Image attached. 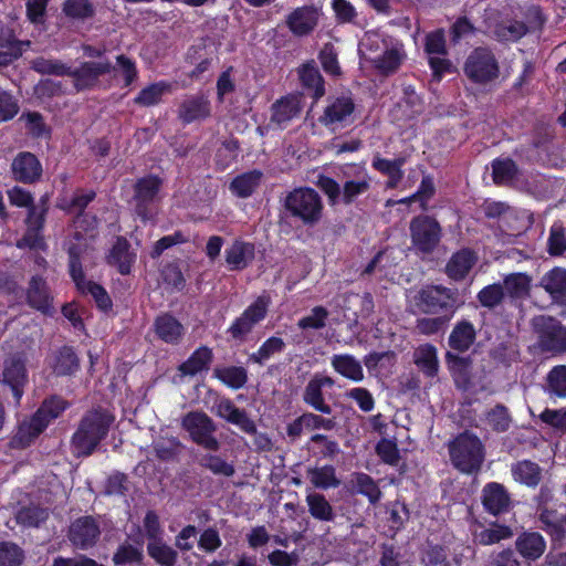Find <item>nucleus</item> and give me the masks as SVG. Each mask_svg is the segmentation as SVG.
<instances>
[{
  "mask_svg": "<svg viewBox=\"0 0 566 566\" xmlns=\"http://www.w3.org/2000/svg\"><path fill=\"white\" fill-rule=\"evenodd\" d=\"M114 421V415L105 408L97 407L87 410L71 437L72 454L75 458L92 455L107 437Z\"/></svg>",
  "mask_w": 566,
  "mask_h": 566,
  "instance_id": "nucleus-1",
  "label": "nucleus"
},
{
  "mask_svg": "<svg viewBox=\"0 0 566 566\" xmlns=\"http://www.w3.org/2000/svg\"><path fill=\"white\" fill-rule=\"evenodd\" d=\"M412 304L423 315H447L452 319L461 306L457 289L441 284H427L416 292Z\"/></svg>",
  "mask_w": 566,
  "mask_h": 566,
  "instance_id": "nucleus-2",
  "label": "nucleus"
},
{
  "mask_svg": "<svg viewBox=\"0 0 566 566\" xmlns=\"http://www.w3.org/2000/svg\"><path fill=\"white\" fill-rule=\"evenodd\" d=\"M284 208L291 217L301 220L304 226L313 227L321 221L324 206L316 190L311 187H300L286 195Z\"/></svg>",
  "mask_w": 566,
  "mask_h": 566,
  "instance_id": "nucleus-3",
  "label": "nucleus"
},
{
  "mask_svg": "<svg viewBox=\"0 0 566 566\" xmlns=\"http://www.w3.org/2000/svg\"><path fill=\"white\" fill-rule=\"evenodd\" d=\"M163 186L164 179L155 174L137 178L133 185L134 211L143 221L151 220L156 214Z\"/></svg>",
  "mask_w": 566,
  "mask_h": 566,
  "instance_id": "nucleus-4",
  "label": "nucleus"
},
{
  "mask_svg": "<svg viewBox=\"0 0 566 566\" xmlns=\"http://www.w3.org/2000/svg\"><path fill=\"white\" fill-rule=\"evenodd\" d=\"M537 346L543 353L566 354V326L555 316L539 315L532 321Z\"/></svg>",
  "mask_w": 566,
  "mask_h": 566,
  "instance_id": "nucleus-5",
  "label": "nucleus"
},
{
  "mask_svg": "<svg viewBox=\"0 0 566 566\" xmlns=\"http://www.w3.org/2000/svg\"><path fill=\"white\" fill-rule=\"evenodd\" d=\"M463 72L473 84L485 85L500 76V65L489 48L478 46L468 55Z\"/></svg>",
  "mask_w": 566,
  "mask_h": 566,
  "instance_id": "nucleus-6",
  "label": "nucleus"
},
{
  "mask_svg": "<svg viewBox=\"0 0 566 566\" xmlns=\"http://www.w3.org/2000/svg\"><path fill=\"white\" fill-rule=\"evenodd\" d=\"M411 244L416 251L430 254L440 244L443 231L440 222L429 214L415 216L409 223Z\"/></svg>",
  "mask_w": 566,
  "mask_h": 566,
  "instance_id": "nucleus-7",
  "label": "nucleus"
},
{
  "mask_svg": "<svg viewBox=\"0 0 566 566\" xmlns=\"http://www.w3.org/2000/svg\"><path fill=\"white\" fill-rule=\"evenodd\" d=\"M181 427L196 444L209 451L219 449V442L213 436L217 427L206 412L199 410L187 412L182 417Z\"/></svg>",
  "mask_w": 566,
  "mask_h": 566,
  "instance_id": "nucleus-8",
  "label": "nucleus"
},
{
  "mask_svg": "<svg viewBox=\"0 0 566 566\" xmlns=\"http://www.w3.org/2000/svg\"><path fill=\"white\" fill-rule=\"evenodd\" d=\"M115 70L112 61L105 57L99 61H84L77 67L71 66L70 77L76 92L92 91L98 87L99 78Z\"/></svg>",
  "mask_w": 566,
  "mask_h": 566,
  "instance_id": "nucleus-9",
  "label": "nucleus"
},
{
  "mask_svg": "<svg viewBox=\"0 0 566 566\" xmlns=\"http://www.w3.org/2000/svg\"><path fill=\"white\" fill-rule=\"evenodd\" d=\"M268 307L269 300L264 296H259L232 322L227 329V334H229L232 340L244 342L253 328L266 317Z\"/></svg>",
  "mask_w": 566,
  "mask_h": 566,
  "instance_id": "nucleus-10",
  "label": "nucleus"
},
{
  "mask_svg": "<svg viewBox=\"0 0 566 566\" xmlns=\"http://www.w3.org/2000/svg\"><path fill=\"white\" fill-rule=\"evenodd\" d=\"M2 382L11 389L14 403L19 406L24 395V387L28 384L25 358L22 354H14L4 359Z\"/></svg>",
  "mask_w": 566,
  "mask_h": 566,
  "instance_id": "nucleus-11",
  "label": "nucleus"
},
{
  "mask_svg": "<svg viewBox=\"0 0 566 566\" xmlns=\"http://www.w3.org/2000/svg\"><path fill=\"white\" fill-rule=\"evenodd\" d=\"M12 179L23 185H34L42 179L43 166L40 159L31 151L18 153L11 161Z\"/></svg>",
  "mask_w": 566,
  "mask_h": 566,
  "instance_id": "nucleus-12",
  "label": "nucleus"
},
{
  "mask_svg": "<svg viewBox=\"0 0 566 566\" xmlns=\"http://www.w3.org/2000/svg\"><path fill=\"white\" fill-rule=\"evenodd\" d=\"M450 460H484L485 449L481 439L464 430L448 442Z\"/></svg>",
  "mask_w": 566,
  "mask_h": 566,
  "instance_id": "nucleus-13",
  "label": "nucleus"
},
{
  "mask_svg": "<svg viewBox=\"0 0 566 566\" xmlns=\"http://www.w3.org/2000/svg\"><path fill=\"white\" fill-rule=\"evenodd\" d=\"M27 304L45 316H53L55 308L53 306L54 297L46 280L42 275L31 276L25 292Z\"/></svg>",
  "mask_w": 566,
  "mask_h": 566,
  "instance_id": "nucleus-14",
  "label": "nucleus"
},
{
  "mask_svg": "<svg viewBox=\"0 0 566 566\" xmlns=\"http://www.w3.org/2000/svg\"><path fill=\"white\" fill-rule=\"evenodd\" d=\"M46 216L43 211L35 208V205L28 209L24 220L27 229L21 241L18 243L19 248L28 247L29 249L41 250L46 248L43 235Z\"/></svg>",
  "mask_w": 566,
  "mask_h": 566,
  "instance_id": "nucleus-15",
  "label": "nucleus"
},
{
  "mask_svg": "<svg viewBox=\"0 0 566 566\" xmlns=\"http://www.w3.org/2000/svg\"><path fill=\"white\" fill-rule=\"evenodd\" d=\"M99 535L96 521L92 516H83L71 524L67 537L76 548L87 549L97 543Z\"/></svg>",
  "mask_w": 566,
  "mask_h": 566,
  "instance_id": "nucleus-16",
  "label": "nucleus"
},
{
  "mask_svg": "<svg viewBox=\"0 0 566 566\" xmlns=\"http://www.w3.org/2000/svg\"><path fill=\"white\" fill-rule=\"evenodd\" d=\"M332 386L334 380L329 376L314 375L304 388L302 396L304 403L322 415H331L333 409L325 401L323 388Z\"/></svg>",
  "mask_w": 566,
  "mask_h": 566,
  "instance_id": "nucleus-17",
  "label": "nucleus"
},
{
  "mask_svg": "<svg viewBox=\"0 0 566 566\" xmlns=\"http://www.w3.org/2000/svg\"><path fill=\"white\" fill-rule=\"evenodd\" d=\"M356 105L350 95H342L332 101L319 117V123L325 127L335 124H352Z\"/></svg>",
  "mask_w": 566,
  "mask_h": 566,
  "instance_id": "nucleus-18",
  "label": "nucleus"
},
{
  "mask_svg": "<svg viewBox=\"0 0 566 566\" xmlns=\"http://www.w3.org/2000/svg\"><path fill=\"white\" fill-rule=\"evenodd\" d=\"M318 17V10L314 6H302L289 13L285 23L295 36H305L315 30Z\"/></svg>",
  "mask_w": 566,
  "mask_h": 566,
  "instance_id": "nucleus-19",
  "label": "nucleus"
},
{
  "mask_svg": "<svg viewBox=\"0 0 566 566\" xmlns=\"http://www.w3.org/2000/svg\"><path fill=\"white\" fill-rule=\"evenodd\" d=\"M153 331L159 340L172 346L179 345L186 333L180 321L168 312L161 313L155 317Z\"/></svg>",
  "mask_w": 566,
  "mask_h": 566,
  "instance_id": "nucleus-20",
  "label": "nucleus"
},
{
  "mask_svg": "<svg viewBox=\"0 0 566 566\" xmlns=\"http://www.w3.org/2000/svg\"><path fill=\"white\" fill-rule=\"evenodd\" d=\"M31 41L19 40L13 29L6 27L0 29V69L7 67L19 60L29 49Z\"/></svg>",
  "mask_w": 566,
  "mask_h": 566,
  "instance_id": "nucleus-21",
  "label": "nucleus"
},
{
  "mask_svg": "<svg viewBox=\"0 0 566 566\" xmlns=\"http://www.w3.org/2000/svg\"><path fill=\"white\" fill-rule=\"evenodd\" d=\"M211 103L203 94H196L186 97L178 107V118L182 124L201 122L210 117Z\"/></svg>",
  "mask_w": 566,
  "mask_h": 566,
  "instance_id": "nucleus-22",
  "label": "nucleus"
},
{
  "mask_svg": "<svg viewBox=\"0 0 566 566\" xmlns=\"http://www.w3.org/2000/svg\"><path fill=\"white\" fill-rule=\"evenodd\" d=\"M214 412L227 422L237 426L245 433L255 432V423L244 409L238 408L230 398H221L214 405Z\"/></svg>",
  "mask_w": 566,
  "mask_h": 566,
  "instance_id": "nucleus-23",
  "label": "nucleus"
},
{
  "mask_svg": "<svg viewBox=\"0 0 566 566\" xmlns=\"http://www.w3.org/2000/svg\"><path fill=\"white\" fill-rule=\"evenodd\" d=\"M49 366L56 377L73 376L78 371L81 360L73 346L63 345L53 352Z\"/></svg>",
  "mask_w": 566,
  "mask_h": 566,
  "instance_id": "nucleus-24",
  "label": "nucleus"
},
{
  "mask_svg": "<svg viewBox=\"0 0 566 566\" xmlns=\"http://www.w3.org/2000/svg\"><path fill=\"white\" fill-rule=\"evenodd\" d=\"M224 259L230 271H243L255 259V244L235 239L224 251Z\"/></svg>",
  "mask_w": 566,
  "mask_h": 566,
  "instance_id": "nucleus-25",
  "label": "nucleus"
},
{
  "mask_svg": "<svg viewBox=\"0 0 566 566\" xmlns=\"http://www.w3.org/2000/svg\"><path fill=\"white\" fill-rule=\"evenodd\" d=\"M136 261V253L130 251V243L125 237H117L106 255V263L116 268L122 275H128Z\"/></svg>",
  "mask_w": 566,
  "mask_h": 566,
  "instance_id": "nucleus-26",
  "label": "nucleus"
},
{
  "mask_svg": "<svg viewBox=\"0 0 566 566\" xmlns=\"http://www.w3.org/2000/svg\"><path fill=\"white\" fill-rule=\"evenodd\" d=\"M478 336L476 328L472 322L467 318L458 321L448 337L450 349L457 353H467L475 343Z\"/></svg>",
  "mask_w": 566,
  "mask_h": 566,
  "instance_id": "nucleus-27",
  "label": "nucleus"
},
{
  "mask_svg": "<svg viewBox=\"0 0 566 566\" xmlns=\"http://www.w3.org/2000/svg\"><path fill=\"white\" fill-rule=\"evenodd\" d=\"M70 406L71 403L66 399L54 394L45 397L32 415L35 421L46 430L50 423L60 418Z\"/></svg>",
  "mask_w": 566,
  "mask_h": 566,
  "instance_id": "nucleus-28",
  "label": "nucleus"
},
{
  "mask_svg": "<svg viewBox=\"0 0 566 566\" xmlns=\"http://www.w3.org/2000/svg\"><path fill=\"white\" fill-rule=\"evenodd\" d=\"M541 286L551 298L560 305L566 304V269L554 266L539 281Z\"/></svg>",
  "mask_w": 566,
  "mask_h": 566,
  "instance_id": "nucleus-29",
  "label": "nucleus"
},
{
  "mask_svg": "<svg viewBox=\"0 0 566 566\" xmlns=\"http://www.w3.org/2000/svg\"><path fill=\"white\" fill-rule=\"evenodd\" d=\"M349 166L357 167L358 172L356 174V176L361 175V178L348 179L343 184L339 203L344 206L354 205L360 196H363L370 189V177L366 171L365 164H350Z\"/></svg>",
  "mask_w": 566,
  "mask_h": 566,
  "instance_id": "nucleus-30",
  "label": "nucleus"
},
{
  "mask_svg": "<svg viewBox=\"0 0 566 566\" xmlns=\"http://www.w3.org/2000/svg\"><path fill=\"white\" fill-rule=\"evenodd\" d=\"M44 428L35 421L33 415L19 422L14 434L8 446L11 449H25L30 447L44 432Z\"/></svg>",
  "mask_w": 566,
  "mask_h": 566,
  "instance_id": "nucleus-31",
  "label": "nucleus"
},
{
  "mask_svg": "<svg viewBox=\"0 0 566 566\" xmlns=\"http://www.w3.org/2000/svg\"><path fill=\"white\" fill-rule=\"evenodd\" d=\"M475 263L476 255L474 251L463 248L451 255L446 265V273L453 281H462L468 276Z\"/></svg>",
  "mask_w": 566,
  "mask_h": 566,
  "instance_id": "nucleus-32",
  "label": "nucleus"
},
{
  "mask_svg": "<svg viewBox=\"0 0 566 566\" xmlns=\"http://www.w3.org/2000/svg\"><path fill=\"white\" fill-rule=\"evenodd\" d=\"M212 360V349L206 345H201L179 365L178 370L184 376H196L199 373L208 371Z\"/></svg>",
  "mask_w": 566,
  "mask_h": 566,
  "instance_id": "nucleus-33",
  "label": "nucleus"
},
{
  "mask_svg": "<svg viewBox=\"0 0 566 566\" xmlns=\"http://www.w3.org/2000/svg\"><path fill=\"white\" fill-rule=\"evenodd\" d=\"M413 363L426 377H437L439 374L437 347L430 343L419 345L413 353Z\"/></svg>",
  "mask_w": 566,
  "mask_h": 566,
  "instance_id": "nucleus-34",
  "label": "nucleus"
},
{
  "mask_svg": "<svg viewBox=\"0 0 566 566\" xmlns=\"http://www.w3.org/2000/svg\"><path fill=\"white\" fill-rule=\"evenodd\" d=\"M405 164V157H397L390 160L377 155L373 158L371 166L375 170L388 177L386 187L388 189H395L403 178L402 166Z\"/></svg>",
  "mask_w": 566,
  "mask_h": 566,
  "instance_id": "nucleus-35",
  "label": "nucleus"
},
{
  "mask_svg": "<svg viewBox=\"0 0 566 566\" xmlns=\"http://www.w3.org/2000/svg\"><path fill=\"white\" fill-rule=\"evenodd\" d=\"M262 177V171L258 169L242 172L231 180L229 190L238 198H249L261 185Z\"/></svg>",
  "mask_w": 566,
  "mask_h": 566,
  "instance_id": "nucleus-36",
  "label": "nucleus"
},
{
  "mask_svg": "<svg viewBox=\"0 0 566 566\" xmlns=\"http://www.w3.org/2000/svg\"><path fill=\"white\" fill-rule=\"evenodd\" d=\"M515 546L524 558L536 560L544 554L546 542L539 533L525 532L516 538Z\"/></svg>",
  "mask_w": 566,
  "mask_h": 566,
  "instance_id": "nucleus-37",
  "label": "nucleus"
},
{
  "mask_svg": "<svg viewBox=\"0 0 566 566\" xmlns=\"http://www.w3.org/2000/svg\"><path fill=\"white\" fill-rule=\"evenodd\" d=\"M334 370L354 382L364 380L361 363L350 354L334 355L331 359Z\"/></svg>",
  "mask_w": 566,
  "mask_h": 566,
  "instance_id": "nucleus-38",
  "label": "nucleus"
},
{
  "mask_svg": "<svg viewBox=\"0 0 566 566\" xmlns=\"http://www.w3.org/2000/svg\"><path fill=\"white\" fill-rule=\"evenodd\" d=\"M483 505L488 512L497 515L510 505V496L503 485L490 483L483 489Z\"/></svg>",
  "mask_w": 566,
  "mask_h": 566,
  "instance_id": "nucleus-39",
  "label": "nucleus"
},
{
  "mask_svg": "<svg viewBox=\"0 0 566 566\" xmlns=\"http://www.w3.org/2000/svg\"><path fill=\"white\" fill-rule=\"evenodd\" d=\"M302 86L317 101L325 94V82L318 69L311 63L303 64L298 71Z\"/></svg>",
  "mask_w": 566,
  "mask_h": 566,
  "instance_id": "nucleus-40",
  "label": "nucleus"
},
{
  "mask_svg": "<svg viewBox=\"0 0 566 566\" xmlns=\"http://www.w3.org/2000/svg\"><path fill=\"white\" fill-rule=\"evenodd\" d=\"M213 377L232 390L243 388L249 380L248 370L243 366L216 367Z\"/></svg>",
  "mask_w": 566,
  "mask_h": 566,
  "instance_id": "nucleus-41",
  "label": "nucleus"
},
{
  "mask_svg": "<svg viewBox=\"0 0 566 566\" xmlns=\"http://www.w3.org/2000/svg\"><path fill=\"white\" fill-rule=\"evenodd\" d=\"M67 272L70 277L72 279L76 290H81L83 284H85L88 280L85 277L83 264H82V255L84 253V249L82 245L77 243H70L67 249Z\"/></svg>",
  "mask_w": 566,
  "mask_h": 566,
  "instance_id": "nucleus-42",
  "label": "nucleus"
},
{
  "mask_svg": "<svg viewBox=\"0 0 566 566\" xmlns=\"http://www.w3.org/2000/svg\"><path fill=\"white\" fill-rule=\"evenodd\" d=\"M62 13L71 21L84 22L96 14V8L92 0H64Z\"/></svg>",
  "mask_w": 566,
  "mask_h": 566,
  "instance_id": "nucleus-43",
  "label": "nucleus"
},
{
  "mask_svg": "<svg viewBox=\"0 0 566 566\" xmlns=\"http://www.w3.org/2000/svg\"><path fill=\"white\" fill-rule=\"evenodd\" d=\"M501 284L504 295L507 294L512 300L523 298L530 293L531 276L522 272L511 273L503 279Z\"/></svg>",
  "mask_w": 566,
  "mask_h": 566,
  "instance_id": "nucleus-44",
  "label": "nucleus"
},
{
  "mask_svg": "<svg viewBox=\"0 0 566 566\" xmlns=\"http://www.w3.org/2000/svg\"><path fill=\"white\" fill-rule=\"evenodd\" d=\"M492 179L496 186L507 185L518 176V166L510 158H495L491 163Z\"/></svg>",
  "mask_w": 566,
  "mask_h": 566,
  "instance_id": "nucleus-45",
  "label": "nucleus"
},
{
  "mask_svg": "<svg viewBox=\"0 0 566 566\" xmlns=\"http://www.w3.org/2000/svg\"><path fill=\"white\" fill-rule=\"evenodd\" d=\"M171 85L166 81L151 83L144 87L134 98V104L143 107H149L160 103L165 93L169 92Z\"/></svg>",
  "mask_w": 566,
  "mask_h": 566,
  "instance_id": "nucleus-46",
  "label": "nucleus"
},
{
  "mask_svg": "<svg viewBox=\"0 0 566 566\" xmlns=\"http://www.w3.org/2000/svg\"><path fill=\"white\" fill-rule=\"evenodd\" d=\"M286 347L285 342L277 336L265 339L259 349L249 355V361L263 366L272 356L281 354Z\"/></svg>",
  "mask_w": 566,
  "mask_h": 566,
  "instance_id": "nucleus-47",
  "label": "nucleus"
},
{
  "mask_svg": "<svg viewBox=\"0 0 566 566\" xmlns=\"http://www.w3.org/2000/svg\"><path fill=\"white\" fill-rule=\"evenodd\" d=\"M148 555L159 566H175L178 559V553L169 546L164 538L147 543Z\"/></svg>",
  "mask_w": 566,
  "mask_h": 566,
  "instance_id": "nucleus-48",
  "label": "nucleus"
},
{
  "mask_svg": "<svg viewBox=\"0 0 566 566\" xmlns=\"http://www.w3.org/2000/svg\"><path fill=\"white\" fill-rule=\"evenodd\" d=\"M403 53L397 48L387 49L381 55L374 60V67L385 76L391 75L400 67Z\"/></svg>",
  "mask_w": 566,
  "mask_h": 566,
  "instance_id": "nucleus-49",
  "label": "nucleus"
},
{
  "mask_svg": "<svg viewBox=\"0 0 566 566\" xmlns=\"http://www.w3.org/2000/svg\"><path fill=\"white\" fill-rule=\"evenodd\" d=\"M32 70L42 75L69 76L71 66L57 59H48L44 56L35 57L32 61Z\"/></svg>",
  "mask_w": 566,
  "mask_h": 566,
  "instance_id": "nucleus-50",
  "label": "nucleus"
},
{
  "mask_svg": "<svg viewBox=\"0 0 566 566\" xmlns=\"http://www.w3.org/2000/svg\"><path fill=\"white\" fill-rule=\"evenodd\" d=\"M77 292L82 295H91L95 302L98 311L108 313L113 308V301L107 293L106 289L92 280L83 284L81 290Z\"/></svg>",
  "mask_w": 566,
  "mask_h": 566,
  "instance_id": "nucleus-51",
  "label": "nucleus"
},
{
  "mask_svg": "<svg viewBox=\"0 0 566 566\" xmlns=\"http://www.w3.org/2000/svg\"><path fill=\"white\" fill-rule=\"evenodd\" d=\"M300 106L293 97H282L272 105V122L284 124L296 117L300 113Z\"/></svg>",
  "mask_w": 566,
  "mask_h": 566,
  "instance_id": "nucleus-52",
  "label": "nucleus"
},
{
  "mask_svg": "<svg viewBox=\"0 0 566 566\" xmlns=\"http://www.w3.org/2000/svg\"><path fill=\"white\" fill-rule=\"evenodd\" d=\"M515 481L536 486L542 480V470L535 462H516L512 468Z\"/></svg>",
  "mask_w": 566,
  "mask_h": 566,
  "instance_id": "nucleus-53",
  "label": "nucleus"
},
{
  "mask_svg": "<svg viewBox=\"0 0 566 566\" xmlns=\"http://www.w3.org/2000/svg\"><path fill=\"white\" fill-rule=\"evenodd\" d=\"M462 353H457L452 349L447 350L444 354V361L450 375L458 380L459 378L467 379L472 364L470 356H461Z\"/></svg>",
  "mask_w": 566,
  "mask_h": 566,
  "instance_id": "nucleus-54",
  "label": "nucleus"
},
{
  "mask_svg": "<svg viewBox=\"0 0 566 566\" xmlns=\"http://www.w3.org/2000/svg\"><path fill=\"white\" fill-rule=\"evenodd\" d=\"M450 321L447 315H432L431 317L427 315L416 319L415 331L422 336L438 335L447 328Z\"/></svg>",
  "mask_w": 566,
  "mask_h": 566,
  "instance_id": "nucleus-55",
  "label": "nucleus"
},
{
  "mask_svg": "<svg viewBox=\"0 0 566 566\" xmlns=\"http://www.w3.org/2000/svg\"><path fill=\"white\" fill-rule=\"evenodd\" d=\"M96 198V192L94 190H88L85 193H75L70 200L69 205L64 208L66 212H72L76 210L77 222L90 221L94 223L95 214L86 213L85 209L87 206L94 201Z\"/></svg>",
  "mask_w": 566,
  "mask_h": 566,
  "instance_id": "nucleus-56",
  "label": "nucleus"
},
{
  "mask_svg": "<svg viewBox=\"0 0 566 566\" xmlns=\"http://www.w3.org/2000/svg\"><path fill=\"white\" fill-rule=\"evenodd\" d=\"M49 517V511L38 505H29L20 509L15 521L23 527H39Z\"/></svg>",
  "mask_w": 566,
  "mask_h": 566,
  "instance_id": "nucleus-57",
  "label": "nucleus"
},
{
  "mask_svg": "<svg viewBox=\"0 0 566 566\" xmlns=\"http://www.w3.org/2000/svg\"><path fill=\"white\" fill-rule=\"evenodd\" d=\"M513 531L505 525L493 524L489 528H483L474 534V541L480 545H493L503 539L511 538Z\"/></svg>",
  "mask_w": 566,
  "mask_h": 566,
  "instance_id": "nucleus-58",
  "label": "nucleus"
},
{
  "mask_svg": "<svg viewBox=\"0 0 566 566\" xmlns=\"http://www.w3.org/2000/svg\"><path fill=\"white\" fill-rule=\"evenodd\" d=\"M308 511L314 518L319 521H332L334 512L332 505L327 502L324 495L319 493H311L306 496Z\"/></svg>",
  "mask_w": 566,
  "mask_h": 566,
  "instance_id": "nucleus-59",
  "label": "nucleus"
},
{
  "mask_svg": "<svg viewBox=\"0 0 566 566\" xmlns=\"http://www.w3.org/2000/svg\"><path fill=\"white\" fill-rule=\"evenodd\" d=\"M547 252L551 256H560L566 252V230L563 223H553L547 239Z\"/></svg>",
  "mask_w": 566,
  "mask_h": 566,
  "instance_id": "nucleus-60",
  "label": "nucleus"
},
{
  "mask_svg": "<svg viewBox=\"0 0 566 566\" xmlns=\"http://www.w3.org/2000/svg\"><path fill=\"white\" fill-rule=\"evenodd\" d=\"M311 482L321 489L336 488L340 481L335 475V470L332 465H324L322 468H314L308 470Z\"/></svg>",
  "mask_w": 566,
  "mask_h": 566,
  "instance_id": "nucleus-61",
  "label": "nucleus"
},
{
  "mask_svg": "<svg viewBox=\"0 0 566 566\" xmlns=\"http://www.w3.org/2000/svg\"><path fill=\"white\" fill-rule=\"evenodd\" d=\"M504 289L501 283H493L479 291L476 300L481 306L495 308L504 301Z\"/></svg>",
  "mask_w": 566,
  "mask_h": 566,
  "instance_id": "nucleus-62",
  "label": "nucleus"
},
{
  "mask_svg": "<svg viewBox=\"0 0 566 566\" xmlns=\"http://www.w3.org/2000/svg\"><path fill=\"white\" fill-rule=\"evenodd\" d=\"M154 449L159 460H174L179 455L184 446L175 437H159L154 442Z\"/></svg>",
  "mask_w": 566,
  "mask_h": 566,
  "instance_id": "nucleus-63",
  "label": "nucleus"
},
{
  "mask_svg": "<svg viewBox=\"0 0 566 566\" xmlns=\"http://www.w3.org/2000/svg\"><path fill=\"white\" fill-rule=\"evenodd\" d=\"M311 443L314 455L322 459L334 458L339 452L338 443L324 434H313Z\"/></svg>",
  "mask_w": 566,
  "mask_h": 566,
  "instance_id": "nucleus-64",
  "label": "nucleus"
}]
</instances>
